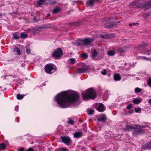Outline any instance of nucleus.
Wrapping results in <instances>:
<instances>
[{
  "mask_svg": "<svg viewBox=\"0 0 151 151\" xmlns=\"http://www.w3.org/2000/svg\"><path fill=\"white\" fill-rule=\"evenodd\" d=\"M19 108V106H16L15 107V109H14L16 111H18Z\"/></svg>",
  "mask_w": 151,
  "mask_h": 151,
  "instance_id": "nucleus-45",
  "label": "nucleus"
},
{
  "mask_svg": "<svg viewBox=\"0 0 151 151\" xmlns=\"http://www.w3.org/2000/svg\"><path fill=\"white\" fill-rule=\"evenodd\" d=\"M82 133H81L80 132H75L74 134V137L76 138H78L80 136H82Z\"/></svg>",
  "mask_w": 151,
  "mask_h": 151,
  "instance_id": "nucleus-24",
  "label": "nucleus"
},
{
  "mask_svg": "<svg viewBox=\"0 0 151 151\" xmlns=\"http://www.w3.org/2000/svg\"><path fill=\"white\" fill-rule=\"evenodd\" d=\"M146 52H148L151 53V49L146 50Z\"/></svg>",
  "mask_w": 151,
  "mask_h": 151,
  "instance_id": "nucleus-52",
  "label": "nucleus"
},
{
  "mask_svg": "<svg viewBox=\"0 0 151 151\" xmlns=\"http://www.w3.org/2000/svg\"><path fill=\"white\" fill-rule=\"evenodd\" d=\"M83 45L87 46L91 43L94 40L93 38H86L82 40Z\"/></svg>",
  "mask_w": 151,
  "mask_h": 151,
  "instance_id": "nucleus-8",
  "label": "nucleus"
},
{
  "mask_svg": "<svg viewBox=\"0 0 151 151\" xmlns=\"http://www.w3.org/2000/svg\"><path fill=\"white\" fill-rule=\"evenodd\" d=\"M117 25L116 23H109L108 24H105L104 27L106 28H111L113 27L116 26Z\"/></svg>",
  "mask_w": 151,
  "mask_h": 151,
  "instance_id": "nucleus-15",
  "label": "nucleus"
},
{
  "mask_svg": "<svg viewBox=\"0 0 151 151\" xmlns=\"http://www.w3.org/2000/svg\"><path fill=\"white\" fill-rule=\"evenodd\" d=\"M142 148L144 150L151 149V141L148 143H145L142 146Z\"/></svg>",
  "mask_w": 151,
  "mask_h": 151,
  "instance_id": "nucleus-13",
  "label": "nucleus"
},
{
  "mask_svg": "<svg viewBox=\"0 0 151 151\" xmlns=\"http://www.w3.org/2000/svg\"><path fill=\"white\" fill-rule=\"evenodd\" d=\"M115 51L112 50L109 51L107 52V54L108 55L111 56L114 55L115 54Z\"/></svg>",
  "mask_w": 151,
  "mask_h": 151,
  "instance_id": "nucleus-21",
  "label": "nucleus"
},
{
  "mask_svg": "<svg viewBox=\"0 0 151 151\" xmlns=\"http://www.w3.org/2000/svg\"><path fill=\"white\" fill-rule=\"evenodd\" d=\"M76 24V22H71L69 23V25L70 26L74 25Z\"/></svg>",
  "mask_w": 151,
  "mask_h": 151,
  "instance_id": "nucleus-47",
  "label": "nucleus"
},
{
  "mask_svg": "<svg viewBox=\"0 0 151 151\" xmlns=\"http://www.w3.org/2000/svg\"><path fill=\"white\" fill-rule=\"evenodd\" d=\"M96 109L99 111L103 112L105 111L106 108L102 103L98 104L96 106Z\"/></svg>",
  "mask_w": 151,
  "mask_h": 151,
  "instance_id": "nucleus-10",
  "label": "nucleus"
},
{
  "mask_svg": "<svg viewBox=\"0 0 151 151\" xmlns=\"http://www.w3.org/2000/svg\"><path fill=\"white\" fill-rule=\"evenodd\" d=\"M97 120L99 122H104L107 120V118L104 114H102L97 117Z\"/></svg>",
  "mask_w": 151,
  "mask_h": 151,
  "instance_id": "nucleus-11",
  "label": "nucleus"
},
{
  "mask_svg": "<svg viewBox=\"0 0 151 151\" xmlns=\"http://www.w3.org/2000/svg\"><path fill=\"white\" fill-rule=\"evenodd\" d=\"M142 101V98H135L132 100V102L134 104H137L140 103Z\"/></svg>",
  "mask_w": 151,
  "mask_h": 151,
  "instance_id": "nucleus-20",
  "label": "nucleus"
},
{
  "mask_svg": "<svg viewBox=\"0 0 151 151\" xmlns=\"http://www.w3.org/2000/svg\"><path fill=\"white\" fill-rule=\"evenodd\" d=\"M13 37L14 39L17 40L19 39L20 37L19 35H17L15 33L13 34Z\"/></svg>",
  "mask_w": 151,
  "mask_h": 151,
  "instance_id": "nucleus-36",
  "label": "nucleus"
},
{
  "mask_svg": "<svg viewBox=\"0 0 151 151\" xmlns=\"http://www.w3.org/2000/svg\"><path fill=\"white\" fill-rule=\"evenodd\" d=\"M75 45L77 46H83L82 40H80L79 41L76 42Z\"/></svg>",
  "mask_w": 151,
  "mask_h": 151,
  "instance_id": "nucleus-27",
  "label": "nucleus"
},
{
  "mask_svg": "<svg viewBox=\"0 0 151 151\" xmlns=\"http://www.w3.org/2000/svg\"><path fill=\"white\" fill-rule=\"evenodd\" d=\"M60 138L62 142L66 145H68L71 142L70 139L68 137L62 136H60Z\"/></svg>",
  "mask_w": 151,
  "mask_h": 151,
  "instance_id": "nucleus-7",
  "label": "nucleus"
},
{
  "mask_svg": "<svg viewBox=\"0 0 151 151\" xmlns=\"http://www.w3.org/2000/svg\"><path fill=\"white\" fill-rule=\"evenodd\" d=\"M83 99L85 100L89 99H94L96 97V93L94 90L90 88L86 90L82 93Z\"/></svg>",
  "mask_w": 151,
  "mask_h": 151,
  "instance_id": "nucleus-2",
  "label": "nucleus"
},
{
  "mask_svg": "<svg viewBox=\"0 0 151 151\" xmlns=\"http://www.w3.org/2000/svg\"><path fill=\"white\" fill-rule=\"evenodd\" d=\"M134 5V4H133V3H131V6H133V5Z\"/></svg>",
  "mask_w": 151,
  "mask_h": 151,
  "instance_id": "nucleus-59",
  "label": "nucleus"
},
{
  "mask_svg": "<svg viewBox=\"0 0 151 151\" xmlns=\"http://www.w3.org/2000/svg\"><path fill=\"white\" fill-rule=\"evenodd\" d=\"M91 55L92 58L95 60H98L101 59L103 57L102 56H101L99 58H97V56L98 55V53L95 50H93V51H91Z\"/></svg>",
  "mask_w": 151,
  "mask_h": 151,
  "instance_id": "nucleus-9",
  "label": "nucleus"
},
{
  "mask_svg": "<svg viewBox=\"0 0 151 151\" xmlns=\"http://www.w3.org/2000/svg\"><path fill=\"white\" fill-rule=\"evenodd\" d=\"M142 59H145V60H150L148 58H147L146 57H145V56H142Z\"/></svg>",
  "mask_w": 151,
  "mask_h": 151,
  "instance_id": "nucleus-48",
  "label": "nucleus"
},
{
  "mask_svg": "<svg viewBox=\"0 0 151 151\" xmlns=\"http://www.w3.org/2000/svg\"><path fill=\"white\" fill-rule=\"evenodd\" d=\"M114 78L116 81H119L121 80V77L119 74L116 73L114 75Z\"/></svg>",
  "mask_w": 151,
  "mask_h": 151,
  "instance_id": "nucleus-19",
  "label": "nucleus"
},
{
  "mask_svg": "<svg viewBox=\"0 0 151 151\" xmlns=\"http://www.w3.org/2000/svg\"><path fill=\"white\" fill-rule=\"evenodd\" d=\"M59 150L60 151H68V150L65 148L60 147L59 149Z\"/></svg>",
  "mask_w": 151,
  "mask_h": 151,
  "instance_id": "nucleus-38",
  "label": "nucleus"
},
{
  "mask_svg": "<svg viewBox=\"0 0 151 151\" xmlns=\"http://www.w3.org/2000/svg\"><path fill=\"white\" fill-rule=\"evenodd\" d=\"M24 96V95L23 94L21 95L18 94L17 95V98L18 100H21L22 99Z\"/></svg>",
  "mask_w": 151,
  "mask_h": 151,
  "instance_id": "nucleus-30",
  "label": "nucleus"
},
{
  "mask_svg": "<svg viewBox=\"0 0 151 151\" xmlns=\"http://www.w3.org/2000/svg\"><path fill=\"white\" fill-rule=\"evenodd\" d=\"M25 151H34V149L31 148H29L28 149Z\"/></svg>",
  "mask_w": 151,
  "mask_h": 151,
  "instance_id": "nucleus-46",
  "label": "nucleus"
},
{
  "mask_svg": "<svg viewBox=\"0 0 151 151\" xmlns=\"http://www.w3.org/2000/svg\"><path fill=\"white\" fill-rule=\"evenodd\" d=\"M90 67L89 65H86L84 63L82 64V67L78 68L77 70V73H86L89 71Z\"/></svg>",
  "mask_w": 151,
  "mask_h": 151,
  "instance_id": "nucleus-5",
  "label": "nucleus"
},
{
  "mask_svg": "<svg viewBox=\"0 0 151 151\" xmlns=\"http://www.w3.org/2000/svg\"><path fill=\"white\" fill-rule=\"evenodd\" d=\"M109 38H111V37H110V35H109Z\"/></svg>",
  "mask_w": 151,
  "mask_h": 151,
  "instance_id": "nucleus-61",
  "label": "nucleus"
},
{
  "mask_svg": "<svg viewBox=\"0 0 151 151\" xmlns=\"http://www.w3.org/2000/svg\"><path fill=\"white\" fill-rule=\"evenodd\" d=\"M50 14H47V17H49L50 16Z\"/></svg>",
  "mask_w": 151,
  "mask_h": 151,
  "instance_id": "nucleus-55",
  "label": "nucleus"
},
{
  "mask_svg": "<svg viewBox=\"0 0 151 151\" xmlns=\"http://www.w3.org/2000/svg\"><path fill=\"white\" fill-rule=\"evenodd\" d=\"M99 0H88L86 1V4L88 6L93 7L95 3L99 2Z\"/></svg>",
  "mask_w": 151,
  "mask_h": 151,
  "instance_id": "nucleus-12",
  "label": "nucleus"
},
{
  "mask_svg": "<svg viewBox=\"0 0 151 151\" xmlns=\"http://www.w3.org/2000/svg\"><path fill=\"white\" fill-rule=\"evenodd\" d=\"M137 24H138V23H137Z\"/></svg>",
  "mask_w": 151,
  "mask_h": 151,
  "instance_id": "nucleus-62",
  "label": "nucleus"
},
{
  "mask_svg": "<svg viewBox=\"0 0 151 151\" xmlns=\"http://www.w3.org/2000/svg\"><path fill=\"white\" fill-rule=\"evenodd\" d=\"M101 74L104 75H105L106 74V71L105 69H104L101 72Z\"/></svg>",
  "mask_w": 151,
  "mask_h": 151,
  "instance_id": "nucleus-40",
  "label": "nucleus"
},
{
  "mask_svg": "<svg viewBox=\"0 0 151 151\" xmlns=\"http://www.w3.org/2000/svg\"><path fill=\"white\" fill-rule=\"evenodd\" d=\"M63 53L61 49L58 47L55 49L52 53V56L55 58L59 59L63 55Z\"/></svg>",
  "mask_w": 151,
  "mask_h": 151,
  "instance_id": "nucleus-3",
  "label": "nucleus"
},
{
  "mask_svg": "<svg viewBox=\"0 0 151 151\" xmlns=\"http://www.w3.org/2000/svg\"><path fill=\"white\" fill-rule=\"evenodd\" d=\"M147 84L149 86H151V78H150L147 82Z\"/></svg>",
  "mask_w": 151,
  "mask_h": 151,
  "instance_id": "nucleus-42",
  "label": "nucleus"
},
{
  "mask_svg": "<svg viewBox=\"0 0 151 151\" xmlns=\"http://www.w3.org/2000/svg\"><path fill=\"white\" fill-rule=\"evenodd\" d=\"M6 147V145L4 143H2L0 144V149L5 150Z\"/></svg>",
  "mask_w": 151,
  "mask_h": 151,
  "instance_id": "nucleus-32",
  "label": "nucleus"
},
{
  "mask_svg": "<svg viewBox=\"0 0 151 151\" xmlns=\"http://www.w3.org/2000/svg\"><path fill=\"white\" fill-rule=\"evenodd\" d=\"M55 151H60L59 150H58V149H56L55 150Z\"/></svg>",
  "mask_w": 151,
  "mask_h": 151,
  "instance_id": "nucleus-57",
  "label": "nucleus"
},
{
  "mask_svg": "<svg viewBox=\"0 0 151 151\" xmlns=\"http://www.w3.org/2000/svg\"><path fill=\"white\" fill-rule=\"evenodd\" d=\"M18 119H19L18 118H16V121L17 122H19V120H17Z\"/></svg>",
  "mask_w": 151,
  "mask_h": 151,
  "instance_id": "nucleus-54",
  "label": "nucleus"
},
{
  "mask_svg": "<svg viewBox=\"0 0 151 151\" xmlns=\"http://www.w3.org/2000/svg\"><path fill=\"white\" fill-rule=\"evenodd\" d=\"M147 46L148 45L147 44L145 43H143L140 45L138 47V48L139 50L142 51L143 50H144L145 47Z\"/></svg>",
  "mask_w": 151,
  "mask_h": 151,
  "instance_id": "nucleus-14",
  "label": "nucleus"
},
{
  "mask_svg": "<svg viewBox=\"0 0 151 151\" xmlns=\"http://www.w3.org/2000/svg\"><path fill=\"white\" fill-rule=\"evenodd\" d=\"M24 151V148L23 147H22L20 149L18 150V151Z\"/></svg>",
  "mask_w": 151,
  "mask_h": 151,
  "instance_id": "nucleus-49",
  "label": "nucleus"
},
{
  "mask_svg": "<svg viewBox=\"0 0 151 151\" xmlns=\"http://www.w3.org/2000/svg\"><path fill=\"white\" fill-rule=\"evenodd\" d=\"M80 57L83 58L84 59H86L88 58V55L86 53H84L83 54H81L80 55Z\"/></svg>",
  "mask_w": 151,
  "mask_h": 151,
  "instance_id": "nucleus-29",
  "label": "nucleus"
},
{
  "mask_svg": "<svg viewBox=\"0 0 151 151\" xmlns=\"http://www.w3.org/2000/svg\"><path fill=\"white\" fill-rule=\"evenodd\" d=\"M20 37L23 39H25L28 36V35L23 32H22L20 34Z\"/></svg>",
  "mask_w": 151,
  "mask_h": 151,
  "instance_id": "nucleus-28",
  "label": "nucleus"
},
{
  "mask_svg": "<svg viewBox=\"0 0 151 151\" xmlns=\"http://www.w3.org/2000/svg\"><path fill=\"white\" fill-rule=\"evenodd\" d=\"M46 0H38L37 2V7H40L43 4V3L46 2Z\"/></svg>",
  "mask_w": 151,
  "mask_h": 151,
  "instance_id": "nucleus-18",
  "label": "nucleus"
},
{
  "mask_svg": "<svg viewBox=\"0 0 151 151\" xmlns=\"http://www.w3.org/2000/svg\"><path fill=\"white\" fill-rule=\"evenodd\" d=\"M53 64L51 63H48L46 64L44 67V71L47 74H51L53 72L52 70L55 68L52 65Z\"/></svg>",
  "mask_w": 151,
  "mask_h": 151,
  "instance_id": "nucleus-6",
  "label": "nucleus"
},
{
  "mask_svg": "<svg viewBox=\"0 0 151 151\" xmlns=\"http://www.w3.org/2000/svg\"><path fill=\"white\" fill-rule=\"evenodd\" d=\"M148 102L151 105V99H150L148 101Z\"/></svg>",
  "mask_w": 151,
  "mask_h": 151,
  "instance_id": "nucleus-53",
  "label": "nucleus"
},
{
  "mask_svg": "<svg viewBox=\"0 0 151 151\" xmlns=\"http://www.w3.org/2000/svg\"><path fill=\"white\" fill-rule=\"evenodd\" d=\"M135 24H136V23H133L132 24V25H135Z\"/></svg>",
  "mask_w": 151,
  "mask_h": 151,
  "instance_id": "nucleus-58",
  "label": "nucleus"
},
{
  "mask_svg": "<svg viewBox=\"0 0 151 151\" xmlns=\"http://www.w3.org/2000/svg\"><path fill=\"white\" fill-rule=\"evenodd\" d=\"M55 100L62 108H66L70 104H73L78 101L79 95L77 93L70 94L68 96V93L64 91L59 93L55 97Z\"/></svg>",
  "mask_w": 151,
  "mask_h": 151,
  "instance_id": "nucleus-1",
  "label": "nucleus"
},
{
  "mask_svg": "<svg viewBox=\"0 0 151 151\" xmlns=\"http://www.w3.org/2000/svg\"><path fill=\"white\" fill-rule=\"evenodd\" d=\"M2 14L0 13V17L1 16Z\"/></svg>",
  "mask_w": 151,
  "mask_h": 151,
  "instance_id": "nucleus-60",
  "label": "nucleus"
},
{
  "mask_svg": "<svg viewBox=\"0 0 151 151\" xmlns=\"http://www.w3.org/2000/svg\"><path fill=\"white\" fill-rule=\"evenodd\" d=\"M57 3V2L55 0H49L48 1V2L47 3V4L49 5H53L54 4H56Z\"/></svg>",
  "mask_w": 151,
  "mask_h": 151,
  "instance_id": "nucleus-23",
  "label": "nucleus"
},
{
  "mask_svg": "<svg viewBox=\"0 0 151 151\" xmlns=\"http://www.w3.org/2000/svg\"><path fill=\"white\" fill-rule=\"evenodd\" d=\"M124 47H117L115 49L116 52L121 53L124 51Z\"/></svg>",
  "mask_w": 151,
  "mask_h": 151,
  "instance_id": "nucleus-17",
  "label": "nucleus"
},
{
  "mask_svg": "<svg viewBox=\"0 0 151 151\" xmlns=\"http://www.w3.org/2000/svg\"><path fill=\"white\" fill-rule=\"evenodd\" d=\"M67 123L68 124H70L72 125H73L75 124L73 120L69 118H68V121Z\"/></svg>",
  "mask_w": 151,
  "mask_h": 151,
  "instance_id": "nucleus-26",
  "label": "nucleus"
},
{
  "mask_svg": "<svg viewBox=\"0 0 151 151\" xmlns=\"http://www.w3.org/2000/svg\"><path fill=\"white\" fill-rule=\"evenodd\" d=\"M29 45H26V52L28 54H29L31 51V49L29 48Z\"/></svg>",
  "mask_w": 151,
  "mask_h": 151,
  "instance_id": "nucleus-33",
  "label": "nucleus"
},
{
  "mask_svg": "<svg viewBox=\"0 0 151 151\" xmlns=\"http://www.w3.org/2000/svg\"><path fill=\"white\" fill-rule=\"evenodd\" d=\"M78 1H73V5H74V4L75 3H76V4H77L78 3Z\"/></svg>",
  "mask_w": 151,
  "mask_h": 151,
  "instance_id": "nucleus-50",
  "label": "nucleus"
},
{
  "mask_svg": "<svg viewBox=\"0 0 151 151\" xmlns=\"http://www.w3.org/2000/svg\"><path fill=\"white\" fill-rule=\"evenodd\" d=\"M144 54L145 55H149L150 54H151V53H149L148 52H146V50L145 51V52H143Z\"/></svg>",
  "mask_w": 151,
  "mask_h": 151,
  "instance_id": "nucleus-44",
  "label": "nucleus"
},
{
  "mask_svg": "<svg viewBox=\"0 0 151 151\" xmlns=\"http://www.w3.org/2000/svg\"><path fill=\"white\" fill-rule=\"evenodd\" d=\"M101 36L102 38H106L108 37V36L106 35H101Z\"/></svg>",
  "mask_w": 151,
  "mask_h": 151,
  "instance_id": "nucleus-43",
  "label": "nucleus"
},
{
  "mask_svg": "<svg viewBox=\"0 0 151 151\" xmlns=\"http://www.w3.org/2000/svg\"><path fill=\"white\" fill-rule=\"evenodd\" d=\"M135 91L136 93H139L142 91V89L138 87H137L135 88Z\"/></svg>",
  "mask_w": 151,
  "mask_h": 151,
  "instance_id": "nucleus-35",
  "label": "nucleus"
},
{
  "mask_svg": "<svg viewBox=\"0 0 151 151\" xmlns=\"http://www.w3.org/2000/svg\"><path fill=\"white\" fill-rule=\"evenodd\" d=\"M134 128H136L134 126H130L128 125L126 126V129L129 131H130L131 129H134Z\"/></svg>",
  "mask_w": 151,
  "mask_h": 151,
  "instance_id": "nucleus-25",
  "label": "nucleus"
},
{
  "mask_svg": "<svg viewBox=\"0 0 151 151\" xmlns=\"http://www.w3.org/2000/svg\"><path fill=\"white\" fill-rule=\"evenodd\" d=\"M134 110L136 113H138L141 111V109L139 107H138L137 108L136 107L135 108Z\"/></svg>",
  "mask_w": 151,
  "mask_h": 151,
  "instance_id": "nucleus-37",
  "label": "nucleus"
},
{
  "mask_svg": "<svg viewBox=\"0 0 151 151\" xmlns=\"http://www.w3.org/2000/svg\"><path fill=\"white\" fill-rule=\"evenodd\" d=\"M132 106V104H130L127 105L126 107V108L128 110H129L130 109L131 107Z\"/></svg>",
  "mask_w": 151,
  "mask_h": 151,
  "instance_id": "nucleus-39",
  "label": "nucleus"
},
{
  "mask_svg": "<svg viewBox=\"0 0 151 151\" xmlns=\"http://www.w3.org/2000/svg\"><path fill=\"white\" fill-rule=\"evenodd\" d=\"M134 127H135L136 128H134V130L132 132V134L133 135L136 136L144 133V130L142 129L140 125L135 124Z\"/></svg>",
  "mask_w": 151,
  "mask_h": 151,
  "instance_id": "nucleus-4",
  "label": "nucleus"
},
{
  "mask_svg": "<svg viewBox=\"0 0 151 151\" xmlns=\"http://www.w3.org/2000/svg\"><path fill=\"white\" fill-rule=\"evenodd\" d=\"M146 6H151V1H149L147 2L146 3Z\"/></svg>",
  "mask_w": 151,
  "mask_h": 151,
  "instance_id": "nucleus-41",
  "label": "nucleus"
},
{
  "mask_svg": "<svg viewBox=\"0 0 151 151\" xmlns=\"http://www.w3.org/2000/svg\"><path fill=\"white\" fill-rule=\"evenodd\" d=\"M87 112L89 115H92L93 114L94 110L93 109H89L88 110Z\"/></svg>",
  "mask_w": 151,
  "mask_h": 151,
  "instance_id": "nucleus-31",
  "label": "nucleus"
},
{
  "mask_svg": "<svg viewBox=\"0 0 151 151\" xmlns=\"http://www.w3.org/2000/svg\"><path fill=\"white\" fill-rule=\"evenodd\" d=\"M132 24L131 23H130L129 24V26H132Z\"/></svg>",
  "mask_w": 151,
  "mask_h": 151,
  "instance_id": "nucleus-56",
  "label": "nucleus"
},
{
  "mask_svg": "<svg viewBox=\"0 0 151 151\" xmlns=\"http://www.w3.org/2000/svg\"><path fill=\"white\" fill-rule=\"evenodd\" d=\"M13 51L17 52V55H20L21 54V51L17 47H15Z\"/></svg>",
  "mask_w": 151,
  "mask_h": 151,
  "instance_id": "nucleus-22",
  "label": "nucleus"
},
{
  "mask_svg": "<svg viewBox=\"0 0 151 151\" xmlns=\"http://www.w3.org/2000/svg\"><path fill=\"white\" fill-rule=\"evenodd\" d=\"M133 112H134V111L133 110H131L129 111V113L131 114H133Z\"/></svg>",
  "mask_w": 151,
  "mask_h": 151,
  "instance_id": "nucleus-51",
  "label": "nucleus"
},
{
  "mask_svg": "<svg viewBox=\"0 0 151 151\" xmlns=\"http://www.w3.org/2000/svg\"><path fill=\"white\" fill-rule=\"evenodd\" d=\"M71 64H74L75 63L76 60L74 58H70L69 60Z\"/></svg>",
  "mask_w": 151,
  "mask_h": 151,
  "instance_id": "nucleus-34",
  "label": "nucleus"
},
{
  "mask_svg": "<svg viewBox=\"0 0 151 151\" xmlns=\"http://www.w3.org/2000/svg\"><path fill=\"white\" fill-rule=\"evenodd\" d=\"M61 9L59 7H55L52 10V13L53 14H57L59 13L61 11Z\"/></svg>",
  "mask_w": 151,
  "mask_h": 151,
  "instance_id": "nucleus-16",
  "label": "nucleus"
}]
</instances>
